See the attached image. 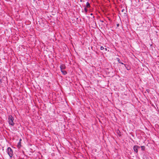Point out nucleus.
Returning a JSON list of instances; mask_svg holds the SVG:
<instances>
[{
	"mask_svg": "<svg viewBox=\"0 0 159 159\" xmlns=\"http://www.w3.org/2000/svg\"><path fill=\"white\" fill-rule=\"evenodd\" d=\"M8 123L9 124L12 126L14 125V123L13 121L14 120V118L12 116L9 115L8 116Z\"/></svg>",
	"mask_w": 159,
	"mask_h": 159,
	"instance_id": "f257e3e1",
	"label": "nucleus"
},
{
	"mask_svg": "<svg viewBox=\"0 0 159 159\" xmlns=\"http://www.w3.org/2000/svg\"><path fill=\"white\" fill-rule=\"evenodd\" d=\"M7 152L10 157H12L13 155V151L12 149L10 147H8Z\"/></svg>",
	"mask_w": 159,
	"mask_h": 159,
	"instance_id": "f03ea898",
	"label": "nucleus"
},
{
	"mask_svg": "<svg viewBox=\"0 0 159 159\" xmlns=\"http://www.w3.org/2000/svg\"><path fill=\"white\" fill-rule=\"evenodd\" d=\"M139 148L140 147L137 145H134L133 146V149L134 152L136 153H137L138 151V150Z\"/></svg>",
	"mask_w": 159,
	"mask_h": 159,
	"instance_id": "7ed1b4c3",
	"label": "nucleus"
},
{
	"mask_svg": "<svg viewBox=\"0 0 159 159\" xmlns=\"http://www.w3.org/2000/svg\"><path fill=\"white\" fill-rule=\"evenodd\" d=\"M65 68L66 66L64 64H62L60 66L61 70H63V69H65Z\"/></svg>",
	"mask_w": 159,
	"mask_h": 159,
	"instance_id": "20e7f679",
	"label": "nucleus"
},
{
	"mask_svg": "<svg viewBox=\"0 0 159 159\" xmlns=\"http://www.w3.org/2000/svg\"><path fill=\"white\" fill-rule=\"evenodd\" d=\"M61 71L62 73V74L64 75H66L67 74V72L65 70H61Z\"/></svg>",
	"mask_w": 159,
	"mask_h": 159,
	"instance_id": "39448f33",
	"label": "nucleus"
},
{
	"mask_svg": "<svg viewBox=\"0 0 159 159\" xmlns=\"http://www.w3.org/2000/svg\"><path fill=\"white\" fill-rule=\"evenodd\" d=\"M17 147L18 148H20V147H21V142H19L18 143V145H17Z\"/></svg>",
	"mask_w": 159,
	"mask_h": 159,
	"instance_id": "423d86ee",
	"label": "nucleus"
},
{
	"mask_svg": "<svg viewBox=\"0 0 159 159\" xmlns=\"http://www.w3.org/2000/svg\"><path fill=\"white\" fill-rule=\"evenodd\" d=\"M90 5L89 2H87L86 4V7L89 8L90 7Z\"/></svg>",
	"mask_w": 159,
	"mask_h": 159,
	"instance_id": "0eeeda50",
	"label": "nucleus"
},
{
	"mask_svg": "<svg viewBox=\"0 0 159 159\" xmlns=\"http://www.w3.org/2000/svg\"><path fill=\"white\" fill-rule=\"evenodd\" d=\"M141 150H144L145 149V147L144 146H141Z\"/></svg>",
	"mask_w": 159,
	"mask_h": 159,
	"instance_id": "6e6552de",
	"label": "nucleus"
},
{
	"mask_svg": "<svg viewBox=\"0 0 159 159\" xmlns=\"http://www.w3.org/2000/svg\"><path fill=\"white\" fill-rule=\"evenodd\" d=\"M84 11L85 12V13H87L88 11V10L86 7L84 8Z\"/></svg>",
	"mask_w": 159,
	"mask_h": 159,
	"instance_id": "1a4fd4ad",
	"label": "nucleus"
},
{
	"mask_svg": "<svg viewBox=\"0 0 159 159\" xmlns=\"http://www.w3.org/2000/svg\"><path fill=\"white\" fill-rule=\"evenodd\" d=\"M104 49V48L102 46H101V47H100V49L101 50H103V49Z\"/></svg>",
	"mask_w": 159,
	"mask_h": 159,
	"instance_id": "9d476101",
	"label": "nucleus"
},
{
	"mask_svg": "<svg viewBox=\"0 0 159 159\" xmlns=\"http://www.w3.org/2000/svg\"><path fill=\"white\" fill-rule=\"evenodd\" d=\"M119 63L122 64H123V65H124L125 66V64H124L123 63H122V62H119Z\"/></svg>",
	"mask_w": 159,
	"mask_h": 159,
	"instance_id": "9b49d317",
	"label": "nucleus"
},
{
	"mask_svg": "<svg viewBox=\"0 0 159 159\" xmlns=\"http://www.w3.org/2000/svg\"><path fill=\"white\" fill-rule=\"evenodd\" d=\"M124 11H125V10L124 9H122V11H122V12H124Z\"/></svg>",
	"mask_w": 159,
	"mask_h": 159,
	"instance_id": "f8f14e48",
	"label": "nucleus"
},
{
	"mask_svg": "<svg viewBox=\"0 0 159 159\" xmlns=\"http://www.w3.org/2000/svg\"><path fill=\"white\" fill-rule=\"evenodd\" d=\"M93 15V13H91V14H90V15H91V16Z\"/></svg>",
	"mask_w": 159,
	"mask_h": 159,
	"instance_id": "ddd939ff",
	"label": "nucleus"
},
{
	"mask_svg": "<svg viewBox=\"0 0 159 159\" xmlns=\"http://www.w3.org/2000/svg\"><path fill=\"white\" fill-rule=\"evenodd\" d=\"M105 50H107V48H105Z\"/></svg>",
	"mask_w": 159,
	"mask_h": 159,
	"instance_id": "4468645a",
	"label": "nucleus"
},
{
	"mask_svg": "<svg viewBox=\"0 0 159 159\" xmlns=\"http://www.w3.org/2000/svg\"><path fill=\"white\" fill-rule=\"evenodd\" d=\"M118 61L119 62H120V61L119 60H118Z\"/></svg>",
	"mask_w": 159,
	"mask_h": 159,
	"instance_id": "2eb2a0df",
	"label": "nucleus"
},
{
	"mask_svg": "<svg viewBox=\"0 0 159 159\" xmlns=\"http://www.w3.org/2000/svg\"><path fill=\"white\" fill-rule=\"evenodd\" d=\"M21 139H20V141H21Z\"/></svg>",
	"mask_w": 159,
	"mask_h": 159,
	"instance_id": "dca6fc26",
	"label": "nucleus"
}]
</instances>
